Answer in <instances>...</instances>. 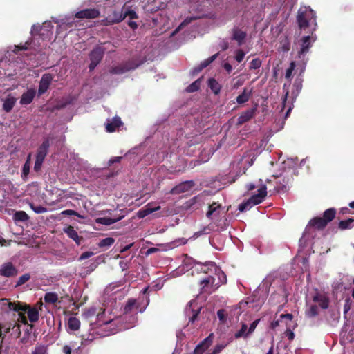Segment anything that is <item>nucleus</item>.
I'll return each instance as SVG.
<instances>
[{
    "label": "nucleus",
    "instance_id": "49",
    "mask_svg": "<svg viewBox=\"0 0 354 354\" xmlns=\"http://www.w3.org/2000/svg\"><path fill=\"white\" fill-rule=\"evenodd\" d=\"M261 64H262V62L260 59H259V58L254 59L250 62V69H251V70L258 69L261 67Z\"/></svg>",
    "mask_w": 354,
    "mask_h": 354
},
{
    "label": "nucleus",
    "instance_id": "18",
    "mask_svg": "<svg viewBox=\"0 0 354 354\" xmlns=\"http://www.w3.org/2000/svg\"><path fill=\"white\" fill-rule=\"evenodd\" d=\"M301 49L299 51V56L301 57L302 55H305L309 51V49L312 46L311 44V37L310 36H304L301 39Z\"/></svg>",
    "mask_w": 354,
    "mask_h": 354
},
{
    "label": "nucleus",
    "instance_id": "40",
    "mask_svg": "<svg viewBox=\"0 0 354 354\" xmlns=\"http://www.w3.org/2000/svg\"><path fill=\"white\" fill-rule=\"evenodd\" d=\"M297 326V324H295L291 327L290 326H288V324H286V330L285 331V335L288 340L292 341L294 339L295 333H293V330L296 328Z\"/></svg>",
    "mask_w": 354,
    "mask_h": 354
},
{
    "label": "nucleus",
    "instance_id": "51",
    "mask_svg": "<svg viewBox=\"0 0 354 354\" xmlns=\"http://www.w3.org/2000/svg\"><path fill=\"white\" fill-rule=\"evenodd\" d=\"M295 62H292L290 64L289 68L286 71V78L290 79L292 77V71L295 70Z\"/></svg>",
    "mask_w": 354,
    "mask_h": 354
},
{
    "label": "nucleus",
    "instance_id": "57",
    "mask_svg": "<svg viewBox=\"0 0 354 354\" xmlns=\"http://www.w3.org/2000/svg\"><path fill=\"white\" fill-rule=\"evenodd\" d=\"M42 30V26L39 24L38 25H33L31 30V34L32 35H37L39 34L41 30Z\"/></svg>",
    "mask_w": 354,
    "mask_h": 354
},
{
    "label": "nucleus",
    "instance_id": "48",
    "mask_svg": "<svg viewBox=\"0 0 354 354\" xmlns=\"http://www.w3.org/2000/svg\"><path fill=\"white\" fill-rule=\"evenodd\" d=\"M30 165L24 163L22 167L21 178L26 180L30 172Z\"/></svg>",
    "mask_w": 354,
    "mask_h": 354
},
{
    "label": "nucleus",
    "instance_id": "31",
    "mask_svg": "<svg viewBox=\"0 0 354 354\" xmlns=\"http://www.w3.org/2000/svg\"><path fill=\"white\" fill-rule=\"evenodd\" d=\"M68 326L71 330H77L80 326V322L77 317H71L68 319Z\"/></svg>",
    "mask_w": 354,
    "mask_h": 354
},
{
    "label": "nucleus",
    "instance_id": "21",
    "mask_svg": "<svg viewBox=\"0 0 354 354\" xmlns=\"http://www.w3.org/2000/svg\"><path fill=\"white\" fill-rule=\"evenodd\" d=\"M159 209H160V206L158 205L155 207H151L150 205L148 204L147 206H145V208L140 209L138 212L137 215L140 218H143L145 216H148L149 214H150L156 211H158Z\"/></svg>",
    "mask_w": 354,
    "mask_h": 354
},
{
    "label": "nucleus",
    "instance_id": "34",
    "mask_svg": "<svg viewBox=\"0 0 354 354\" xmlns=\"http://www.w3.org/2000/svg\"><path fill=\"white\" fill-rule=\"evenodd\" d=\"M44 299L47 304H54L58 301V295L55 292H46L44 295Z\"/></svg>",
    "mask_w": 354,
    "mask_h": 354
},
{
    "label": "nucleus",
    "instance_id": "7",
    "mask_svg": "<svg viewBox=\"0 0 354 354\" xmlns=\"http://www.w3.org/2000/svg\"><path fill=\"white\" fill-rule=\"evenodd\" d=\"M195 183L193 180H186L174 187L170 193L171 194H179L189 191Z\"/></svg>",
    "mask_w": 354,
    "mask_h": 354
},
{
    "label": "nucleus",
    "instance_id": "44",
    "mask_svg": "<svg viewBox=\"0 0 354 354\" xmlns=\"http://www.w3.org/2000/svg\"><path fill=\"white\" fill-rule=\"evenodd\" d=\"M218 53L214 54V55L209 57V58L202 62L199 65V70H203V68L209 66L212 62H213L216 59Z\"/></svg>",
    "mask_w": 354,
    "mask_h": 354
},
{
    "label": "nucleus",
    "instance_id": "29",
    "mask_svg": "<svg viewBox=\"0 0 354 354\" xmlns=\"http://www.w3.org/2000/svg\"><path fill=\"white\" fill-rule=\"evenodd\" d=\"M208 86L215 95L219 94L222 88L221 85L214 78L209 79Z\"/></svg>",
    "mask_w": 354,
    "mask_h": 354
},
{
    "label": "nucleus",
    "instance_id": "16",
    "mask_svg": "<svg viewBox=\"0 0 354 354\" xmlns=\"http://www.w3.org/2000/svg\"><path fill=\"white\" fill-rule=\"evenodd\" d=\"M36 94V91L33 88L28 89L26 92L24 93L20 99V104L21 105H27L30 104Z\"/></svg>",
    "mask_w": 354,
    "mask_h": 354
},
{
    "label": "nucleus",
    "instance_id": "6",
    "mask_svg": "<svg viewBox=\"0 0 354 354\" xmlns=\"http://www.w3.org/2000/svg\"><path fill=\"white\" fill-rule=\"evenodd\" d=\"M52 81L53 75L51 74L45 73L42 75L39 81V85L38 88V95L39 96L42 95L48 91Z\"/></svg>",
    "mask_w": 354,
    "mask_h": 354
},
{
    "label": "nucleus",
    "instance_id": "36",
    "mask_svg": "<svg viewBox=\"0 0 354 354\" xmlns=\"http://www.w3.org/2000/svg\"><path fill=\"white\" fill-rule=\"evenodd\" d=\"M248 325L245 323L241 324V327L239 330H238L235 334L234 337L236 339L241 338L242 337L246 338L250 334H248Z\"/></svg>",
    "mask_w": 354,
    "mask_h": 354
},
{
    "label": "nucleus",
    "instance_id": "14",
    "mask_svg": "<svg viewBox=\"0 0 354 354\" xmlns=\"http://www.w3.org/2000/svg\"><path fill=\"white\" fill-rule=\"evenodd\" d=\"M11 304L10 310L18 312L19 317L26 320V317L24 313L29 308V305L19 301L11 302Z\"/></svg>",
    "mask_w": 354,
    "mask_h": 354
},
{
    "label": "nucleus",
    "instance_id": "32",
    "mask_svg": "<svg viewBox=\"0 0 354 354\" xmlns=\"http://www.w3.org/2000/svg\"><path fill=\"white\" fill-rule=\"evenodd\" d=\"M13 219L16 222H26L29 219V216L24 211H17L14 214Z\"/></svg>",
    "mask_w": 354,
    "mask_h": 354
},
{
    "label": "nucleus",
    "instance_id": "10",
    "mask_svg": "<svg viewBox=\"0 0 354 354\" xmlns=\"http://www.w3.org/2000/svg\"><path fill=\"white\" fill-rule=\"evenodd\" d=\"M221 205L218 203L214 202L209 205V209L206 214V216L210 220L217 219L221 216Z\"/></svg>",
    "mask_w": 354,
    "mask_h": 354
},
{
    "label": "nucleus",
    "instance_id": "23",
    "mask_svg": "<svg viewBox=\"0 0 354 354\" xmlns=\"http://www.w3.org/2000/svg\"><path fill=\"white\" fill-rule=\"evenodd\" d=\"M118 15V18L115 20V21H122L126 17H129L130 19H137L138 15L133 10H122L120 14Z\"/></svg>",
    "mask_w": 354,
    "mask_h": 354
},
{
    "label": "nucleus",
    "instance_id": "5",
    "mask_svg": "<svg viewBox=\"0 0 354 354\" xmlns=\"http://www.w3.org/2000/svg\"><path fill=\"white\" fill-rule=\"evenodd\" d=\"M142 62H138L136 59H131L120 64L112 67L109 72L111 74H123L128 71L135 70L137 68Z\"/></svg>",
    "mask_w": 354,
    "mask_h": 354
},
{
    "label": "nucleus",
    "instance_id": "45",
    "mask_svg": "<svg viewBox=\"0 0 354 354\" xmlns=\"http://www.w3.org/2000/svg\"><path fill=\"white\" fill-rule=\"evenodd\" d=\"M201 86V81L200 80H197L194 81L193 83H192L190 85H189L186 91L189 93H193L195 91H197L200 88Z\"/></svg>",
    "mask_w": 354,
    "mask_h": 354
},
{
    "label": "nucleus",
    "instance_id": "53",
    "mask_svg": "<svg viewBox=\"0 0 354 354\" xmlns=\"http://www.w3.org/2000/svg\"><path fill=\"white\" fill-rule=\"evenodd\" d=\"M62 215H65V216H76L77 217H80V218H82V216H81L77 212H75V210H72V209H66V210H64L62 212Z\"/></svg>",
    "mask_w": 354,
    "mask_h": 354
},
{
    "label": "nucleus",
    "instance_id": "64",
    "mask_svg": "<svg viewBox=\"0 0 354 354\" xmlns=\"http://www.w3.org/2000/svg\"><path fill=\"white\" fill-rule=\"evenodd\" d=\"M223 68L228 73H230L232 70V65L230 64V63H225L224 65H223Z\"/></svg>",
    "mask_w": 354,
    "mask_h": 354
},
{
    "label": "nucleus",
    "instance_id": "20",
    "mask_svg": "<svg viewBox=\"0 0 354 354\" xmlns=\"http://www.w3.org/2000/svg\"><path fill=\"white\" fill-rule=\"evenodd\" d=\"M246 35H247L245 31H243L239 28H234L232 30V39L233 40L236 41L239 45H241L243 43V41L245 39Z\"/></svg>",
    "mask_w": 354,
    "mask_h": 354
},
{
    "label": "nucleus",
    "instance_id": "28",
    "mask_svg": "<svg viewBox=\"0 0 354 354\" xmlns=\"http://www.w3.org/2000/svg\"><path fill=\"white\" fill-rule=\"evenodd\" d=\"M138 307L139 306L137 305L136 300L135 299H129L124 307V313H131L134 309L138 310Z\"/></svg>",
    "mask_w": 354,
    "mask_h": 354
},
{
    "label": "nucleus",
    "instance_id": "42",
    "mask_svg": "<svg viewBox=\"0 0 354 354\" xmlns=\"http://www.w3.org/2000/svg\"><path fill=\"white\" fill-rule=\"evenodd\" d=\"M115 242V239L112 237H107L105 239H102L99 243L98 246L100 248H107L112 245Z\"/></svg>",
    "mask_w": 354,
    "mask_h": 354
},
{
    "label": "nucleus",
    "instance_id": "39",
    "mask_svg": "<svg viewBox=\"0 0 354 354\" xmlns=\"http://www.w3.org/2000/svg\"><path fill=\"white\" fill-rule=\"evenodd\" d=\"M11 301L8 299H0V310L3 312L10 311Z\"/></svg>",
    "mask_w": 354,
    "mask_h": 354
},
{
    "label": "nucleus",
    "instance_id": "2",
    "mask_svg": "<svg viewBox=\"0 0 354 354\" xmlns=\"http://www.w3.org/2000/svg\"><path fill=\"white\" fill-rule=\"evenodd\" d=\"M218 275L219 279L218 281H216L215 277L211 275H209L200 281L199 285L201 286V293L210 295L216 291L221 286V283L226 282V276L223 272L219 270Z\"/></svg>",
    "mask_w": 354,
    "mask_h": 354
},
{
    "label": "nucleus",
    "instance_id": "59",
    "mask_svg": "<svg viewBox=\"0 0 354 354\" xmlns=\"http://www.w3.org/2000/svg\"><path fill=\"white\" fill-rule=\"evenodd\" d=\"M198 19V17H186L184 21L181 23L180 26H186L189 24H190L192 21L196 20Z\"/></svg>",
    "mask_w": 354,
    "mask_h": 354
},
{
    "label": "nucleus",
    "instance_id": "61",
    "mask_svg": "<svg viewBox=\"0 0 354 354\" xmlns=\"http://www.w3.org/2000/svg\"><path fill=\"white\" fill-rule=\"evenodd\" d=\"M280 319H287L289 321H292L293 319V315L291 313L281 314L280 315Z\"/></svg>",
    "mask_w": 354,
    "mask_h": 354
},
{
    "label": "nucleus",
    "instance_id": "33",
    "mask_svg": "<svg viewBox=\"0 0 354 354\" xmlns=\"http://www.w3.org/2000/svg\"><path fill=\"white\" fill-rule=\"evenodd\" d=\"M279 49L284 53L288 52L290 49V41L288 37L286 36L280 40Z\"/></svg>",
    "mask_w": 354,
    "mask_h": 354
},
{
    "label": "nucleus",
    "instance_id": "11",
    "mask_svg": "<svg viewBox=\"0 0 354 354\" xmlns=\"http://www.w3.org/2000/svg\"><path fill=\"white\" fill-rule=\"evenodd\" d=\"M257 108L253 107L242 112L237 119V124L242 125L245 122L250 120L253 117H254Z\"/></svg>",
    "mask_w": 354,
    "mask_h": 354
},
{
    "label": "nucleus",
    "instance_id": "12",
    "mask_svg": "<svg viewBox=\"0 0 354 354\" xmlns=\"http://www.w3.org/2000/svg\"><path fill=\"white\" fill-rule=\"evenodd\" d=\"M104 52L105 49L103 47L100 46L95 47L89 54L90 60L100 63L104 57Z\"/></svg>",
    "mask_w": 354,
    "mask_h": 354
},
{
    "label": "nucleus",
    "instance_id": "1",
    "mask_svg": "<svg viewBox=\"0 0 354 354\" xmlns=\"http://www.w3.org/2000/svg\"><path fill=\"white\" fill-rule=\"evenodd\" d=\"M104 311H105L104 309L100 308V311L97 312V310L95 307H91V308L86 309L83 313L82 315L86 319L92 318L95 315L97 316L96 319H97V322H89V325L91 327V330H90L91 331V330L94 331V330L96 328H97L98 326H102L103 325H108V324H111L112 323L113 320H104L103 319V317L104 315ZM94 334H95V332H93L92 333H89V334H88V335H84V334L82 335V343L87 344L88 343L91 342L95 339Z\"/></svg>",
    "mask_w": 354,
    "mask_h": 354
},
{
    "label": "nucleus",
    "instance_id": "22",
    "mask_svg": "<svg viewBox=\"0 0 354 354\" xmlns=\"http://www.w3.org/2000/svg\"><path fill=\"white\" fill-rule=\"evenodd\" d=\"M308 225L317 230H322L327 225V223L322 217H315L309 221Z\"/></svg>",
    "mask_w": 354,
    "mask_h": 354
},
{
    "label": "nucleus",
    "instance_id": "54",
    "mask_svg": "<svg viewBox=\"0 0 354 354\" xmlns=\"http://www.w3.org/2000/svg\"><path fill=\"white\" fill-rule=\"evenodd\" d=\"M217 316L219 318L220 321L223 323L226 321L225 311L223 309L218 310L217 311Z\"/></svg>",
    "mask_w": 354,
    "mask_h": 354
},
{
    "label": "nucleus",
    "instance_id": "47",
    "mask_svg": "<svg viewBox=\"0 0 354 354\" xmlns=\"http://www.w3.org/2000/svg\"><path fill=\"white\" fill-rule=\"evenodd\" d=\"M30 208L37 214H42L47 212V208L41 205L35 206L33 204H30Z\"/></svg>",
    "mask_w": 354,
    "mask_h": 354
},
{
    "label": "nucleus",
    "instance_id": "35",
    "mask_svg": "<svg viewBox=\"0 0 354 354\" xmlns=\"http://www.w3.org/2000/svg\"><path fill=\"white\" fill-rule=\"evenodd\" d=\"M289 180H290V178H283V182H279V183H277V185L275 187V190L277 192H285L287 191L288 189V183H289Z\"/></svg>",
    "mask_w": 354,
    "mask_h": 354
},
{
    "label": "nucleus",
    "instance_id": "41",
    "mask_svg": "<svg viewBox=\"0 0 354 354\" xmlns=\"http://www.w3.org/2000/svg\"><path fill=\"white\" fill-rule=\"evenodd\" d=\"M306 316L309 318L315 317L319 314L318 307L316 305H312L306 313Z\"/></svg>",
    "mask_w": 354,
    "mask_h": 354
},
{
    "label": "nucleus",
    "instance_id": "46",
    "mask_svg": "<svg viewBox=\"0 0 354 354\" xmlns=\"http://www.w3.org/2000/svg\"><path fill=\"white\" fill-rule=\"evenodd\" d=\"M30 279V274L29 273H26L21 276L18 281L16 283L15 286H20L23 284H24L26 282H27Z\"/></svg>",
    "mask_w": 354,
    "mask_h": 354
},
{
    "label": "nucleus",
    "instance_id": "25",
    "mask_svg": "<svg viewBox=\"0 0 354 354\" xmlns=\"http://www.w3.org/2000/svg\"><path fill=\"white\" fill-rule=\"evenodd\" d=\"M252 89L248 90L247 88H244L241 94L239 95L236 97V102L239 104H242L248 102L252 95Z\"/></svg>",
    "mask_w": 354,
    "mask_h": 354
},
{
    "label": "nucleus",
    "instance_id": "55",
    "mask_svg": "<svg viewBox=\"0 0 354 354\" xmlns=\"http://www.w3.org/2000/svg\"><path fill=\"white\" fill-rule=\"evenodd\" d=\"M245 57V53L242 50H238L236 53L235 59L238 62H241Z\"/></svg>",
    "mask_w": 354,
    "mask_h": 354
},
{
    "label": "nucleus",
    "instance_id": "27",
    "mask_svg": "<svg viewBox=\"0 0 354 354\" xmlns=\"http://www.w3.org/2000/svg\"><path fill=\"white\" fill-rule=\"evenodd\" d=\"M17 99L14 97H9L3 100V109L6 112L9 113L13 109Z\"/></svg>",
    "mask_w": 354,
    "mask_h": 354
},
{
    "label": "nucleus",
    "instance_id": "38",
    "mask_svg": "<svg viewBox=\"0 0 354 354\" xmlns=\"http://www.w3.org/2000/svg\"><path fill=\"white\" fill-rule=\"evenodd\" d=\"M124 217V216H121L117 218H100L97 219V223L103 224L104 225H110L119 220L122 219Z\"/></svg>",
    "mask_w": 354,
    "mask_h": 354
},
{
    "label": "nucleus",
    "instance_id": "4",
    "mask_svg": "<svg viewBox=\"0 0 354 354\" xmlns=\"http://www.w3.org/2000/svg\"><path fill=\"white\" fill-rule=\"evenodd\" d=\"M312 20L315 21V13L312 9L305 8L304 10H299L297 15V21L300 29L307 28Z\"/></svg>",
    "mask_w": 354,
    "mask_h": 354
},
{
    "label": "nucleus",
    "instance_id": "17",
    "mask_svg": "<svg viewBox=\"0 0 354 354\" xmlns=\"http://www.w3.org/2000/svg\"><path fill=\"white\" fill-rule=\"evenodd\" d=\"M50 140L48 138H46L39 147L36 157L45 160V158L48 154Z\"/></svg>",
    "mask_w": 354,
    "mask_h": 354
},
{
    "label": "nucleus",
    "instance_id": "13",
    "mask_svg": "<svg viewBox=\"0 0 354 354\" xmlns=\"http://www.w3.org/2000/svg\"><path fill=\"white\" fill-rule=\"evenodd\" d=\"M123 124L121 119L118 116H115L112 120H107L106 122V131L109 133H113Z\"/></svg>",
    "mask_w": 354,
    "mask_h": 354
},
{
    "label": "nucleus",
    "instance_id": "37",
    "mask_svg": "<svg viewBox=\"0 0 354 354\" xmlns=\"http://www.w3.org/2000/svg\"><path fill=\"white\" fill-rule=\"evenodd\" d=\"M354 223L353 218H348L346 220H343L339 221L338 224V227L341 230L351 229L353 227V223Z\"/></svg>",
    "mask_w": 354,
    "mask_h": 354
},
{
    "label": "nucleus",
    "instance_id": "24",
    "mask_svg": "<svg viewBox=\"0 0 354 354\" xmlns=\"http://www.w3.org/2000/svg\"><path fill=\"white\" fill-rule=\"evenodd\" d=\"M64 232L68 236L75 241L77 245H80L82 238H80L77 232L73 226L69 225L67 228L64 229Z\"/></svg>",
    "mask_w": 354,
    "mask_h": 354
},
{
    "label": "nucleus",
    "instance_id": "9",
    "mask_svg": "<svg viewBox=\"0 0 354 354\" xmlns=\"http://www.w3.org/2000/svg\"><path fill=\"white\" fill-rule=\"evenodd\" d=\"M18 270L10 262L3 263L0 268V275L12 277L17 274Z\"/></svg>",
    "mask_w": 354,
    "mask_h": 354
},
{
    "label": "nucleus",
    "instance_id": "19",
    "mask_svg": "<svg viewBox=\"0 0 354 354\" xmlns=\"http://www.w3.org/2000/svg\"><path fill=\"white\" fill-rule=\"evenodd\" d=\"M212 343L210 336L206 337L203 342L198 344L194 351V354H203Z\"/></svg>",
    "mask_w": 354,
    "mask_h": 354
},
{
    "label": "nucleus",
    "instance_id": "62",
    "mask_svg": "<svg viewBox=\"0 0 354 354\" xmlns=\"http://www.w3.org/2000/svg\"><path fill=\"white\" fill-rule=\"evenodd\" d=\"M14 52L17 53L19 50H27L28 47L26 45L24 46H15Z\"/></svg>",
    "mask_w": 354,
    "mask_h": 354
},
{
    "label": "nucleus",
    "instance_id": "63",
    "mask_svg": "<svg viewBox=\"0 0 354 354\" xmlns=\"http://www.w3.org/2000/svg\"><path fill=\"white\" fill-rule=\"evenodd\" d=\"M62 351L64 354H71V348L68 345H64Z\"/></svg>",
    "mask_w": 354,
    "mask_h": 354
},
{
    "label": "nucleus",
    "instance_id": "52",
    "mask_svg": "<svg viewBox=\"0 0 354 354\" xmlns=\"http://www.w3.org/2000/svg\"><path fill=\"white\" fill-rule=\"evenodd\" d=\"M260 322V319H256L254 320L250 326V327L248 328V334H252L256 327L257 326L258 324Z\"/></svg>",
    "mask_w": 354,
    "mask_h": 354
},
{
    "label": "nucleus",
    "instance_id": "3",
    "mask_svg": "<svg viewBox=\"0 0 354 354\" xmlns=\"http://www.w3.org/2000/svg\"><path fill=\"white\" fill-rule=\"evenodd\" d=\"M267 195V188L263 185L258 189V194L252 195L246 201L243 202L239 205V210L241 212L250 209L253 205L260 204Z\"/></svg>",
    "mask_w": 354,
    "mask_h": 354
},
{
    "label": "nucleus",
    "instance_id": "60",
    "mask_svg": "<svg viewBox=\"0 0 354 354\" xmlns=\"http://www.w3.org/2000/svg\"><path fill=\"white\" fill-rule=\"evenodd\" d=\"M122 157L121 156H119V157H114L111 159L109 160V165L111 166V165L115 163V162H120L122 160Z\"/></svg>",
    "mask_w": 354,
    "mask_h": 354
},
{
    "label": "nucleus",
    "instance_id": "8",
    "mask_svg": "<svg viewBox=\"0 0 354 354\" xmlns=\"http://www.w3.org/2000/svg\"><path fill=\"white\" fill-rule=\"evenodd\" d=\"M100 15V12L97 9L89 8L78 11L75 13V17L78 19H95Z\"/></svg>",
    "mask_w": 354,
    "mask_h": 354
},
{
    "label": "nucleus",
    "instance_id": "43",
    "mask_svg": "<svg viewBox=\"0 0 354 354\" xmlns=\"http://www.w3.org/2000/svg\"><path fill=\"white\" fill-rule=\"evenodd\" d=\"M32 354H48V347L43 344L37 345L32 351Z\"/></svg>",
    "mask_w": 354,
    "mask_h": 354
},
{
    "label": "nucleus",
    "instance_id": "30",
    "mask_svg": "<svg viewBox=\"0 0 354 354\" xmlns=\"http://www.w3.org/2000/svg\"><path fill=\"white\" fill-rule=\"evenodd\" d=\"M336 215V209L333 207L327 209L324 211L323 214V218L325 222L328 224L330 221H332Z\"/></svg>",
    "mask_w": 354,
    "mask_h": 354
},
{
    "label": "nucleus",
    "instance_id": "15",
    "mask_svg": "<svg viewBox=\"0 0 354 354\" xmlns=\"http://www.w3.org/2000/svg\"><path fill=\"white\" fill-rule=\"evenodd\" d=\"M313 301L314 302L318 303L319 306L322 309H327L329 306V299L324 295L317 292L313 297Z\"/></svg>",
    "mask_w": 354,
    "mask_h": 354
},
{
    "label": "nucleus",
    "instance_id": "58",
    "mask_svg": "<svg viewBox=\"0 0 354 354\" xmlns=\"http://www.w3.org/2000/svg\"><path fill=\"white\" fill-rule=\"evenodd\" d=\"M200 309L193 311V315L189 317V323H194L198 317Z\"/></svg>",
    "mask_w": 354,
    "mask_h": 354
},
{
    "label": "nucleus",
    "instance_id": "56",
    "mask_svg": "<svg viewBox=\"0 0 354 354\" xmlns=\"http://www.w3.org/2000/svg\"><path fill=\"white\" fill-rule=\"evenodd\" d=\"M94 254V253L93 252H91V251H87V252H83L80 258H79V260L82 261V260H85L86 259H88L90 258L91 257H92L93 255Z\"/></svg>",
    "mask_w": 354,
    "mask_h": 354
},
{
    "label": "nucleus",
    "instance_id": "50",
    "mask_svg": "<svg viewBox=\"0 0 354 354\" xmlns=\"http://www.w3.org/2000/svg\"><path fill=\"white\" fill-rule=\"evenodd\" d=\"M44 161V159L36 157V160H35V165H34V170L36 172H38L41 170Z\"/></svg>",
    "mask_w": 354,
    "mask_h": 354
},
{
    "label": "nucleus",
    "instance_id": "26",
    "mask_svg": "<svg viewBox=\"0 0 354 354\" xmlns=\"http://www.w3.org/2000/svg\"><path fill=\"white\" fill-rule=\"evenodd\" d=\"M28 315V319L30 322L35 323L39 320V310L36 308H32L29 305V308L26 311Z\"/></svg>",
    "mask_w": 354,
    "mask_h": 354
}]
</instances>
